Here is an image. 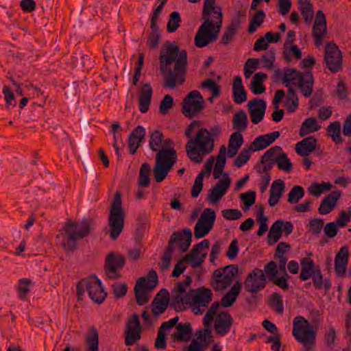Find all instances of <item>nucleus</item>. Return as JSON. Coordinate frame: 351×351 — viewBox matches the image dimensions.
<instances>
[{"label":"nucleus","mask_w":351,"mask_h":351,"mask_svg":"<svg viewBox=\"0 0 351 351\" xmlns=\"http://www.w3.org/2000/svg\"><path fill=\"white\" fill-rule=\"evenodd\" d=\"M161 73L165 75L164 86L174 88L185 80L187 66L186 50L180 51L174 43L167 41L159 56Z\"/></svg>","instance_id":"nucleus-1"},{"label":"nucleus","mask_w":351,"mask_h":351,"mask_svg":"<svg viewBox=\"0 0 351 351\" xmlns=\"http://www.w3.org/2000/svg\"><path fill=\"white\" fill-rule=\"evenodd\" d=\"M215 0H205L202 10L203 23L195 36V45L199 48L217 40L222 25L223 14L220 7L215 6Z\"/></svg>","instance_id":"nucleus-2"},{"label":"nucleus","mask_w":351,"mask_h":351,"mask_svg":"<svg viewBox=\"0 0 351 351\" xmlns=\"http://www.w3.org/2000/svg\"><path fill=\"white\" fill-rule=\"evenodd\" d=\"M192 282V277L187 275L185 279L175 285L172 291V303L174 304H199L206 308L212 300V292L208 288H198L195 291L190 289L187 293L186 288L190 287Z\"/></svg>","instance_id":"nucleus-3"},{"label":"nucleus","mask_w":351,"mask_h":351,"mask_svg":"<svg viewBox=\"0 0 351 351\" xmlns=\"http://www.w3.org/2000/svg\"><path fill=\"white\" fill-rule=\"evenodd\" d=\"M91 219H84L81 221H68L63 227L62 247L66 252H73L77 247V242L88 236L93 228Z\"/></svg>","instance_id":"nucleus-4"},{"label":"nucleus","mask_w":351,"mask_h":351,"mask_svg":"<svg viewBox=\"0 0 351 351\" xmlns=\"http://www.w3.org/2000/svg\"><path fill=\"white\" fill-rule=\"evenodd\" d=\"M214 147V140L206 128H201L194 138L186 144L188 157L196 163L202 162L201 155L210 154Z\"/></svg>","instance_id":"nucleus-5"},{"label":"nucleus","mask_w":351,"mask_h":351,"mask_svg":"<svg viewBox=\"0 0 351 351\" xmlns=\"http://www.w3.org/2000/svg\"><path fill=\"white\" fill-rule=\"evenodd\" d=\"M292 334L296 341L303 346V351L315 348L316 331L314 326L302 316H297L293 322Z\"/></svg>","instance_id":"nucleus-6"},{"label":"nucleus","mask_w":351,"mask_h":351,"mask_svg":"<svg viewBox=\"0 0 351 351\" xmlns=\"http://www.w3.org/2000/svg\"><path fill=\"white\" fill-rule=\"evenodd\" d=\"M283 84L292 83L298 86L304 97L311 96L313 90V76L311 71H306L302 73L295 69H287L282 77Z\"/></svg>","instance_id":"nucleus-7"},{"label":"nucleus","mask_w":351,"mask_h":351,"mask_svg":"<svg viewBox=\"0 0 351 351\" xmlns=\"http://www.w3.org/2000/svg\"><path fill=\"white\" fill-rule=\"evenodd\" d=\"M125 213L122 207L121 194L117 192L111 204L108 224L110 237L116 240L123 231L125 223Z\"/></svg>","instance_id":"nucleus-8"},{"label":"nucleus","mask_w":351,"mask_h":351,"mask_svg":"<svg viewBox=\"0 0 351 351\" xmlns=\"http://www.w3.org/2000/svg\"><path fill=\"white\" fill-rule=\"evenodd\" d=\"M177 153L174 149H160L156 154L153 174L156 182H161L167 176L177 162Z\"/></svg>","instance_id":"nucleus-9"},{"label":"nucleus","mask_w":351,"mask_h":351,"mask_svg":"<svg viewBox=\"0 0 351 351\" xmlns=\"http://www.w3.org/2000/svg\"><path fill=\"white\" fill-rule=\"evenodd\" d=\"M238 274V267L230 265L214 271L210 285L216 291H223L233 282V278Z\"/></svg>","instance_id":"nucleus-10"},{"label":"nucleus","mask_w":351,"mask_h":351,"mask_svg":"<svg viewBox=\"0 0 351 351\" xmlns=\"http://www.w3.org/2000/svg\"><path fill=\"white\" fill-rule=\"evenodd\" d=\"M204 99L199 91L190 92L182 101V112L189 118L195 116L203 109Z\"/></svg>","instance_id":"nucleus-11"},{"label":"nucleus","mask_w":351,"mask_h":351,"mask_svg":"<svg viewBox=\"0 0 351 351\" xmlns=\"http://www.w3.org/2000/svg\"><path fill=\"white\" fill-rule=\"evenodd\" d=\"M324 62L332 73L338 72L343 62L342 53L335 43H327L324 53Z\"/></svg>","instance_id":"nucleus-12"},{"label":"nucleus","mask_w":351,"mask_h":351,"mask_svg":"<svg viewBox=\"0 0 351 351\" xmlns=\"http://www.w3.org/2000/svg\"><path fill=\"white\" fill-rule=\"evenodd\" d=\"M125 264V259L123 256L115 255L114 253L108 254L104 264L106 275L109 279L112 280L120 278L119 271L123 269Z\"/></svg>","instance_id":"nucleus-13"},{"label":"nucleus","mask_w":351,"mask_h":351,"mask_svg":"<svg viewBox=\"0 0 351 351\" xmlns=\"http://www.w3.org/2000/svg\"><path fill=\"white\" fill-rule=\"evenodd\" d=\"M141 325L137 314H134L128 321L125 330V344L132 346L141 339Z\"/></svg>","instance_id":"nucleus-14"},{"label":"nucleus","mask_w":351,"mask_h":351,"mask_svg":"<svg viewBox=\"0 0 351 351\" xmlns=\"http://www.w3.org/2000/svg\"><path fill=\"white\" fill-rule=\"evenodd\" d=\"M266 276L260 269H255L250 272L244 282L246 290L250 293H257L265 287Z\"/></svg>","instance_id":"nucleus-15"},{"label":"nucleus","mask_w":351,"mask_h":351,"mask_svg":"<svg viewBox=\"0 0 351 351\" xmlns=\"http://www.w3.org/2000/svg\"><path fill=\"white\" fill-rule=\"evenodd\" d=\"M192 241V232L189 228H185L181 231L173 232L169 239L168 247L173 249V244L178 243L179 248L182 252H186Z\"/></svg>","instance_id":"nucleus-16"},{"label":"nucleus","mask_w":351,"mask_h":351,"mask_svg":"<svg viewBox=\"0 0 351 351\" xmlns=\"http://www.w3.org/2000/svg\"><path fill=\"white\" fill-rule=\"evenodd\" d=\"M87 292L90 298L98 304L102 303L107 295L101 280L95 275L87 278Z\"/></svg>","instance_id":"nucleus-17"},{"label":"nucleus","mask_w":351,"mask_h":351,"mask_svg":"<svg viewBox=\"0 0 351 351\" xmlns=\"http://www.w3.org/2000/svg\"><path fill=\"white\" fill-rule=\"evenodd\" d=\"M225 175L226 177L220 179L215 186L209 190L207 199L211 204H217L230 187L231 179L228 174Z\"/></svg>","instance_id":"nucleus-18"},{"label":"nucleus","mask_w":351,"mask_h":351,"mask_svg":"<svg viewBox=\"0 0 351 351\" xmlns=\"http://www.w3.org/2000/svg\"><path fill=\"white\" fill-rule=\"evenodd\" d=\"M247 107L252 122L254 124L260 123L265 116L266 102L262 99L255 98L249 101Z\"/></svg>","instance_id":"nucleus-19"},{"label":"nucleus","mask_w":351,"mask_h":351,"mask_svg":"<svg viewBox=\"0 0 351 351\" xmlns=\"http://www.w3.org/2000/svg\"><path fill=\"white\" fill-rule=\"evenodd\" d=\"M233 318L228 311L219 313L215 317L214 328L217 335L224 336L228 333L233 324Z\"/></svg>","instance_id":"nucleus-20"},{"label":"nucleus","mask_w":351,"mask_h":351,"mask_svg":"<svg viewBox=\"0 0 351 351\" xmlns=\"http://www.w3.org/2000/svg\"><path fill=\"white\" fill-rule=\"evenodd\" d=\"M154 288L155 285H147L146 278H140L137 280L134 289L137 304L141 306L146 304L149 298L146 289L152 290Z\"/></svg>","instance_id":"nucleus-21"},{"label":"nucleus","mask_w":351,"mask_h":351,"mask_svg":"<svg viewBox=\"0 0 351 351\" xmlns=\"http://www.w3.org/2000/svg\"><path fill=\"white\" fill-rule=\"evenodd\" d=\"M193 329L189 322L178 323L176 330L171 335L170 339L176 342H188L192 337Z\"/></svg>","instance_id":"nucleus-22"},{"label":"nucleus","mask_w":351,"mask_h":351,"mask_svg":"<svg viewBox=\"0 0 351 351\" xmlns=\"http://www.w3.org/2000/svg\"><path fill=\"white\" fill-rule=\"evenodd\" d=\"M214 316L215 315L207 311L203 319V324L205 329L199 328L195 333L197 339H199L201 343H209L213 339L210 326L211 323L213 321Z\"/></svg>","instance_id":"nucleus-23"},{"label":"nucleus","mask_w":351,"mask_h":351,"mask_svg":"<svg viewBox=\"0 0 351 351\" xmlns=\"http://www.w3.org/2000/svg\"><path fill=\"white\" fill-rule=\"evenodd\" d=\"M245 17V12L244 11H238L237 16L232 19L230 23L227 27L224 34L221 38V43L227 45L231 40V39L236 34L237 29L241 25V17Z\"/></svg>","instance_id":"nucleus-24"},{"label":"nucleus","mask_w":351,"mask_h":351,"mask_svg":"<svg viewBox=\"0 0 351 351\" xmlns=\"http://www.w3.org/2000/svg\"><path fill=\"white\" fill-rule=\"evenodd\" d=\"M210 245V241L204 239L199 243L195 244L191 251L185 256V260H189L193 268L196 269L201 266L203 261L196 258V255L199 254L204 249H208Z\"/></svg>","instance_id":"nucleus-25"},{"label":"nucleus","mask_w":351,"mask_h":351,"mask_svg":"<svg viewBox=\"0 0 351 351\" xmlns=\"http://www.w3.org/2000/svg\"><path fill=\"white\" fill-rule=\"evenodd\" d=\"M341 192L340 191H334L327 195L321 202L318 211L321 215H327L330 213L335 208L337 200L340 198Z\"/></svg>","instance_id":"nucleus-26"},{"label":"nucleus","mask_w":351,"mask_h":351,"mask_svg":"<svg viewBox=\"0 0 351 351\" xmlns=\"http://www.w3.org/2000/svg\"><path fill=\"white\" fill-rule=\"evenodd\" d=\"M145 136V130L142 126H137L132 130L128 137V147L130 154L134 155Z\"/></svg>","instance_id":"nucleus-27"},{"label":"nucleus","mask_w":351,"mask_h":351,"mask_svg":"<svg viewBox=\"0 0 351 351\" xmlns=\"http://www.w3.org/2000/svg\"><path fill=\"white\" fill-rule=\"evenodd\" d=\"M152 88L149 83H146L141 86L138 105L139 110L142 113H145L148 111L152 98Z\"/></svg>","instance_id":"nucleus-28"},{"label":"nucleus","mask_w":351,"mask_h":351,"mask_svg":"<svg viewBox=\"0 0 351 351\" xmlns=\"http://www.w3.org/2000/svg\"><path fill=\"white\" fill-rule=\"evenodd\" d=\"M280 136V132L275 131L256 138L252 143L254 151H260L269 146Z\"/></svg>","instance_id":"nucleus-29"},{"label":"nucleus","mask_w":351,"mask_h":351,"mask_svg":"<svg viewBox=\"0 0 351 351\" xmlns=\"http://www.w3.org/2000/svg\"><path fill=\"white\" fill-rule=\"evenodd\" d=\"M348 247L343 246L336 254L335 258V269L338 276H343L346 269L348 261Z\"/></svg>","instance_id":"nucleus-30"},{"label":"nucleus","mask_w":351,"mask_h":351,"mask_svg":"<svg viewBox=\"0 0 351 351\" xmlns=\"http://www.w3.org/2000/svg\"><path fill=\"white\" fill-rule=\"evenodd\" d=\"M169 295L168 291L165 289L158 293L154 300L156 306L152 308V313L155 316L157 317L165 311L169 302Z\"/></svg>","instance_id":"nucleus-31"},{"label":"nucleus","mask_w":351,"mask_h":351,"mask_svg":"<svg viewBox=\"0 0 351 351\" xmlns=\"http://www.w3.org/2000/svg\"><path fill=\"white\" fill-rule=\"evenodd\" d=\"M232 95L234 101L237 104H241L247 100V92L239 75L234 77L233 80Z\"/></svg>","instance_id":"nucleus-32"},{"label":"nucleus","mask_w":351,"mask_h":351,"mask_svg":"<svg viewBox=\"0 0 351 351\" xmlns=\"http://www.w3.org/2000/svg\"><path fill=\"white\" fill-rule=\"evenodd\" d=\"M317 146V140L313 136L307 137L298 143L295 152L302 156H308Z\"/></svg>","instance_id":"nucleus-33"},{"label":"nucleus","mask_w":351,"mask_h":351,"mask_svg":"<svg viewBox=\"0 0 351 351\" xmlns=\"http://www.w3.org/2000/svg\"><path fill=\"white\" fill-rule=\"evenodd\" d=\"M322 23V26L326 27V16L322 10H318L316 14L315 23L313 27V37L315 40V45L317 47H319L322 43V40L325 35L317 31V26Z\"/></svg>","instance_id":"nucleus-34"},{"label":"nucleus","mask_w":351,"mask_h":351,"mask_svg":"<svg viewBox=\"0 0 351 351\" xmlns=\"http://www.w3.org/2000/svg\"><path fill=\"white\" fill-rule=\"evenodd\" d=\"M301 273L300 279L303 281L308 280L315 274V270L319 267H316L314 261L308 258L305 257L300 261Z\"/></svg>","instance_id":"nucleus-35"},{"label":"nucleus","mask_w":351,"mask_h":351,"mask_svg":"<svg viewBox=\"0 0 351 351\" xmlns=\"http://www.w3.org/2000/svg\"><path fill=\"white\" fill-rule=\"evenodd\" d=\"M241 283L238 281L232 287L230 290L223 296L221 300V305L225 308L232 306L236 301L241 291Z\"/></svg>","instance_id":"nucleus-36"},{"label":"nucleus","mask_w":351,"mask_h":351,"mask_svg":"<svg viewBox=\"0 0 351 351\" xmlns=\"http://www.w3.org/2000/svg\"><path fill=\"white\" fill-rule=\"evenodd\" d=\"M285 95V92L284 90L282 89H278L275 93V95L272 101V103L274 104V108L276 109L277 110L274 111L271 114L272 119L275 122L280 121L284 117V110H279L278 108L279 104L281 102Z\"/></svg>","instance_id":"nucleus-37"},{"label":"nucleus","mask_w":351,"mask_h":351,"mask_svg":"<svg viewBox=\"0 0 351 351\" xmlns=\"http://www.w3.org/2000/svg\"><path fill=\"white\" fill-rule=\"evenodd\" d=\"M285 86L288 88L287 95L285 101V106L289 112H293L298 107V97L294 88L289 84Z\"/></svg>","instance_id":"nucleus-38"},{"label":"nucleus","mask_w":351,"mask_h":351,"mask_svg":"<svg viewBox=\"0 0 351 351\" xmlns=\"http://www.w3.org/2000/svg\"><path fill=\"white\" fill-rule=\"evenodd\" d=\"M267 77V74L261 72L256 73L253 76L250 88L254 95H260L265 91V87L263 82Z\"/></svg>","instance_id":"nucleus-39"},{"label":"nucleus","mask_w":351,"mask_h":351,"mask_svg":"<svg viewBox=\"0 0 351 351\" xmlns=\"http://www.w3.org/2000/svg\"><path fill=\"white\" fill-rule=\"evenodd\" d=\"M248 123L247 116L243 110L234 114L232 119V128L239 132L245 131Z\"/></svg>","instance_id":"nucleus-40"},{"label":"nucleus","mask_w":351,"mask_h":351,"mask_svg":"<svg viewBox=\"0 0 351 351\" xmlns=\"http://www.w3.org/2000/svg\"><path fill=\"white\" fill-rule=\"evenodd\" d=\"M320 125L316 119L313 117L308 118L304 120L300 127L299 134L303 137L310 133L317 132L319 130Z\"/></svg>","instance_id":"nucleus-41"},{"label":"nucleus","mask_w":351,"mask_h":351,"mask_svg":"<svg viewBox=\"0 0 351 351\" xmlns=\"http://www.w3.org/2000/svg\"><path fill=\"white\" fill-rule=\"evenodd\" d=\"M299 9L306 23H310L314 14L313 4L308 0H299Z\"/></svg>","instance_id":"nucleus-42"},{"label":"nucleus","mask_w":351,"mask_h":351,"mask_svg":"<svg viewBox=\"0 0 351 351\" xmlns=\"http://www.w3.org/2000/svg\"><path fill=\"white\" fill-rule=\"evenodd\" d=\"M313 282L317 289H324L326 291H329L331 287V283L328 278L323 279V275L319 268L315 270V274L312 276Z\"/></svg>","instance_id":"nucleus-43"},{"label":"nucleus","mask_w":351,"mask_h":351,"mask_svg":"<svg viewBox=\"0 0 351 351\" xmlns=\"http://www.w3.org/2000/svg\"><path fill=\"white\" fill-rule=\"evenodd\" d=\"M86 351H98L99 335L97 330L93 327L86 335Z\"/></svg>","instance_id":"nucleus-44"},{"label":"nucleus","mask_w":351,"mask_h":351,"mask_svg":"<svg viewBox=\"0 0 351 351\" xmlns=\"http://www.w3.org/2000/svg\"><path fill=\"white\" fill-rule=\"evenodd\" d=\"M216 219V214L213 209L206 208L201 214L198 222L213 228Z\"/></svg>","instance_id":"nucleus-45"},{"label":"nucleus","mask_w":351,"mask_h":351,"mask_svg":"<svg viewBox=\"0 0 351 351\" xmlns=\"http://www.w3.org/2000/svg\"><path fill=\"white\" fill-rule=\"evenodd\" d=\"M341 124L339 121H334L328 126L327 133L330 136L335 144L341 143L343 138L340 135Z\"/></svg>","instance_id":"nucleus-46"},{"label":"nucleus","mask_w":351,"mask_h":351,"mask_svg":"<svg viewBox=\"0 0 351 351\" xmlns=\"http://www.w3.org/2000/svg\"><path fill=\"white\" fill-rule=\"evenodd\" d=\"M150 165L145 162L143 163L139 171V177L138 180V184L141 187H147L150 184L149 179Z\"/></svg>","instance_id":"nucleus-47"},{"label":"nucleus","mask_w":351,"mask_h":351,"mask_svg":"<svg viewBox=\"0 0 351 351\" xmlns=\"http://www.w3.org/2000/svg\"><path fill=\"white\" fill-rule=\"evenodd\" d=\"M265 17V14L263 10H257L250 21L248 32L254 33L262 25Z\"/></svg>","instance_id":"nucleus-48"},{"label":"nucleus","mask_w":351,"mask_h":351,"mask_svg":"<svg viewBox=\"0 0 351 351\" xmlns=\"http://www.w3.org/2000/svg\"><path fill=\"white\" fill-rule=\"evenodd\" d=\"M275 163L277 164L278 168L280 170L286 172H290L292 170L293 165L285 152L280 154V155L276 158Z\"/></svg>","instance_id":"nucleus-49"},{"label":"nucleus","mask_w":351,"mask_h":351,"mask_svg":"<svg viewBox=\"0 0 351 351\" xmlns=\"http://www.w3.org/2000/svg\"><path fill=\"white\" fill-rule=\"evenodd\" d=\"M181 22V18L179 12L174 11L170 16L167 25V30L168 32H175Z\"/></svg>","instance_id":"nucleus-50"},{"label":"nucleus","mask_w":351,"mask_h":351,"mask_svg":"<svg viewBox=\"0 0 351 351\" xmlns=\"http://www.w3.org/2000/svg\"><path fill=\"white\" fill-rule=\"evenodd\" d=\"M304 195V190L301 186H294L288 194L287 201L289 203H297Z\"/></svg>","instance_id":"nucleus-51"},{"label":"nucleus","mask_w":351,"mask_h":351,"mask_svg":"<svg viewBox=\"0 0 351 351\" xmlns=\"http://www.w3.org/2000/svg\"><path fill=\"white\" fill-rule=\"evenodd\" d=\"M270 306L278 314L282 315L284 312V306L282 298L278 293H273L270 296Z\"/></svg>","instance_id":"nucleus-52"},{"label":"nucleus","mask_w":351,"mask_h":351,"mask_svg":"<svg viewBox=\"0 0 351 351\" xmlns=\"http://www.w3.org/2000/svg\"><path fill=\"white\" fill-rule=\"evenodd\" d=\"M164 136L158 130L154 131L150 136L149 147L152 151H159Z\"/></svg>","instance_id":"nucleus-53"},{"label":"nucleus","mask_w":351,"mask_h":351,"mask_svg":"<svg viewBox=\"0 0 351 351\" xmlns=\"http://www.w3.org/2000/svg\"><path fill=\"white\" fill-rule=\"evenodd\" d=\"M205 176L204 171H201L196 177L192 186L191 194L193 197H197L203 189V179Z\"/></svg>","instance_id":"nucleus-54"},{"label":"nucleus","mask_w":351,"mask_h":351,"mask_svg":"<svg viewBox=\"0 0 351 351\" xmlns=\"http://www.w3.org/2000/svg\"><path fill=\"white\" fill-rule=\"evenodd\" d=\"M252 150H253V148L251 146L248 148H243L234 160V165L239 168L245 164L250 158V152Z\"/></svg>","instance_id":"nucleus-55"},{"label":"nucleus","mask_w":351,"mask_h":351,"mask_svg":"<svg viewBox=\"0 0 351 351\" xmlns=\"http://www.w3.org/2000/svg\"><path fill=\"white\" fill-rule=\"evenodd\" d=\"M173 252V249H171V247L167 246L161 258L160 262L158 263V265L162 271H165L169 268L172 259Z\"/></svg>","instance_id":"nucleus-56"},{"label":"nucleus","mask_w":351,"mask_h":351,"mask_svg":"<svg viewBox=\"0 0 351 351\" xmlns=\"http://www.w3.org/2000/svg\"><path fill=\"white\" fill-rule=\"evenodd\" d=\"M226 163V157L217 156V162L213 172V177L215 179H218L221 175H223L224 178L226 177L225 174H228L227 173L223 172Z\"/></svg>","instance_id":"nucleus-57"},{"label":"nucleus","mask_w":351,"mask_h":351,"mask_svg":"<svg viewBox=\"0 0 351 351\" xmlns=\"http://www.w3.org/2000/svg\"><path fill=\"white\" fill-rule=\"evenodd\" d=\"M3 93L5 96V101L6 108L10 110V106L14 107L16 105L15 96L8 86H4L3 88Z\"/></svg>","instance_id":"nucleus-58"},{"label":"nucleus","mask_w":351,"mask_h":351,"mask_svg":"<svg viewBox=\"0 0 351 351\" xmlns=\"http://www.w3.org/2000/svg\"><path fill=\"white\" fill-rule=\"evenodd\" d=\"M202 87L209 89L213 97H218L221 93L220 86H219L213 80L208 79L202 82Z\"/></svg>","instance_id":"nucleus-59"},{"label":"nucleus","mask_w":351,"mask_h":351,"mask_svg":"<svg viewBox=\"0 0 351 351\" xmlns=\"http://www.w3.org/2000/svg\"><path fill=\"white\" fill-rule=\"evenodd\" d=\"M173 98L170 95H166L160 102L159 111L162 114H166L172 108Z\"/></svg>","instance_id":"nucleus-60"},{"label":"nucleus","mask_w":351,"mask_h":351,"mask_svg":"<svg viewBox=\"0 0 351 351\" xmlns=\"http://www.w3.org/2000/svg\"><path fill=\"white\" fill-rule=\"evenodd\" d=\"M113 294L116 298H120L125 296L128 292V285L126 283L116 282L111 286Z\"/></svg>","instance_id":"nucleus-61"},{"label":"nucleus","mask_w":351,"mask_h":351,"mask_svg":"<svg viewBox=\"0 0 351 351\" xmlns=\"http://www.w3.org/2000/svg\"><path fill=\"white\" fill-rule=\"evenodd\" d=\"M282 149L281 147L276 145L270 149H269L263 156L262 158L263 159H269L270 160L274 161L275 163L276 158H278L280 154H282Z\"/></svg>","instance_id":"nucleus-62"},{"label":"nucleus","mask_w":351,"mask_h":351,"mask_svg":"<svg viewBox=\"0 0 351 351\" xmlns=\"http://www.w3.org/2000/svg\"><path fill=\"white\" fill-rule=\"evenodd\" d=\"M264 270L265 273L264 274L265 276H268V279L269 281L274 280L277 276L278 273L277 265L273 261L269 262L267 265H265Z\"/></svg>","instance_id":"nucleus-63"},{"label":"nucleus","mask_w":351,"mask_h":351,"mask_svg":"<svg viewBox=\"0 0 351 351\" xmlns=\"http://www.w3.org/2000/svg\"><path fill=\"white\" fill-rule=\"evenodd\" d=\"M212 230L210 227L197 222L194 228L195 238L199 239L205 237Z\"/></svg>","instance_id":"nucleus-64"}]
</instances>
